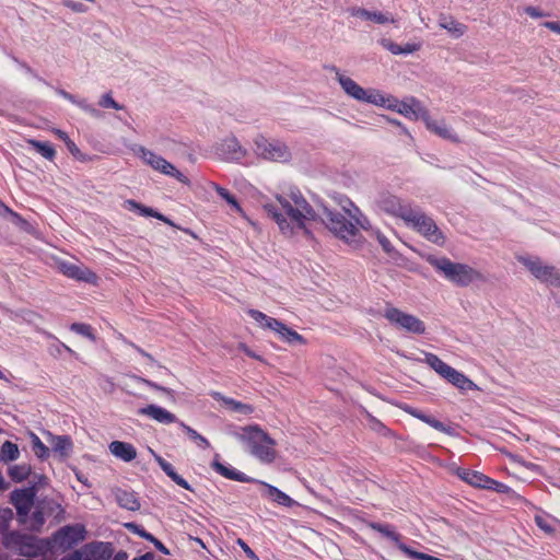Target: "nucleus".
<instances>
[{
	"mask_svg": "<svg viewBox=\"0 0 560 560\" xmlns=\"http://www.w3.org/2000/svg\"><path fill=\"white\" fill-rule=\"evenodd\" d=\"M276 199L279 207L266 203L264 209L276 221L283 235L308 236L313 225L320 223L346 243L354 246L360 243L361 235L353 222L327 208L318 215L298 188L290 187L287 191L278 194Z\"/></svg>",
	"mask_w": 560,
	"mask_h": 560,
	"instance_id": "1",
	"label": "nucleus"
},
{
	"mask_svg": "<svg viewBox=\"0 0 560 560\" xmlns=\"http://www.w3.org/2000/svg\"><path fill=\"white\" fill-rule=\"evenodd\" d=\"M234 436L246 445L252 456L262 464H271L277 457L276 441L259 425L252 424L240 429Z\"/></svg>",
	"mask_w": 560,
	"mask_h": 560,
	"instance_id": "2",
	"label": "nucleus"
},
{
	"mask_svg": "<svg viewBox=\"0 0 560 560\" xmlns=\"http://www.w3.org/2000/svg\"><path fill=\"white\" fill-rule=\"evenodd\" d=\"M429 262L448 281L459 287H467L472 282L483 281V275L466 264L454 262L446 257L429 258Z\"/></svg>",
	"mask_w": 560,
	"mask_h": 560,
	"instance_id": "3",
	"label": "nucleus"
},
{
	"mask_svg": "<svg viewBox=\"0 0 560 560\" xmlns=\"http://www.w3.org/2000/svg\"><path fill=\"white\" fill-rule=\"evenodd\" d=\"M332 70L335 71L336 74L335 79L338 81L342 91L349 97L358 102L373 104L377 106H384L386 104V97L380 91L374 89H363L350 77H347L346 74L341 73V71L336 67H334Z\"/></svg>",
	"mask_w": 560,
	"mask_h": 560,
	"instance_id": "4",
	"label": "nucleus"
},
{
	"mask_svg": "<svg viewBox=\"0 0 560 560\" xmlns=\"http://www.w3.org/2000/svg\"><path fill=\"white\" fill-rule=\"evenodd\" d=\"M375 207L389 217L400 219L405 224L417 208L410 201L388 191L378 194L375 199Z\"/></svg>",
	"mask_w": 560,
	"mask_h": 560,
	"instance_id": "5",
	"label": "nucleus"
},
{
	"mask_svg": "<svg viewBox=\"0 0 560 560\" xmlns=\"http://www.w3.org/2000/svg\"><path fill=\"white\" fill-rule=\"evenodd\" d=\"M431 369H433L441 377L450 382L459 390H472L477 386L462 372L446 364L438 355L427 352L423 360Z\"/></svg>",
	"mask_w": 560,
	"mask_h": 560,
	"instance_id": "6",
	"label": "nucleus"
},
{
	"mask_svg": "<svg viewBox=\"0 0 560 560\" xmlns=\"http://www.w3.org/2000/svg\"><path fill=\"white\" fill-rule=\"evenodd\" d=\"M521 262L530 275L541 283L550 287L560 288V269L545 262L541 258L535 256H517Z\"/></svg>",
	"mask_w": 560,
	"mask_h": 560,
	"instance_id": "7",
	"label": "nucleus"
},
{
	"mask_svg": "<svg viewBox=\"0 0 560 560\" xmlns=\"http://www.w3.org/2000/svg\"><path fill=\"white\" fill-rule=\"evenodd\" d=\"M406 225L435 245L443 246L446 242L445 235L435 224L434 220L428 217L419 207L416 208Z\"/></svg>",
	"mask_w": 560,
	"mask_h": 560,
	"instance_id": "8",
	"label": "nucleus"
},
{
	"mask_svg": "<svg viewBox=\"0 0 560 560\" xmlns=\"http://www.w3.org/2000/svg\"><path fill=\"white\" fill-rule=\"evenodd\" d=\"M255 153L265 159L276 162H288L291 159L289 147L277 139H267L259 135L254 139Z\"/></svg>",
	"mask_w": 560,
	"mask_h": 560,
	"instance_id": "9",
	"label": "nucleus"
},
{
	"mask_svg": "<svg viewBox=\"0 0 560 560\" xmlns=\"http://www.w3.org/2000/svg\"><path fill=\"white\" fill-rule=\"evenodd\" d=\"M384 317L392 325L407 332L422 335L425 331V325L421 319L397 307L387 306L384 311Z\"/></svg>",
	"mask_w": 560,
	"mask_h": 560,
	"instance_id": "10",
	"label": "nucleus"
},
{
	"mask_svg": "<svg viewBox=\"0 0 560 560\" xmlns=\"http://www.w3.org/2000/svg\"><path fill=\"white\" fill-rule=\"evenodd\" d=\"M86 529L82 524L67 525L58 529L51 538V548L62 551L84 540Z\"/></svg>",
	"mask_w": 560,
	"mask_h": 560,
	"instance_id": "11",
	"label": "nucleus"
},
{
	"mask_svg": "<svg viewBox=\"0 0 560 560\" xmlns=\"http://www.w3.org/2000/svg\"><path fill=\"white\" fill-rule=\"evenodd\" d=\"M2 544L7 549L16 555L28 558L37 556V546L34 537L31 535L16 532L5 533L2 537Z\"/></svg>",
	"mask_w": 560,
	"mask_h": 560,
	"instance_id": "12",
	"label": "nucleus"
},
{
	"mask_svg": "<svg viewBox=\"0 0 560 560\" xmlns=\"http://www.w3.org/2000/svg\"><path fill=\"white\" fill-rule=\"evenodd\" d=\"M384 106H387L410 120H423L428 113L420 101L415 97H409L401 102L394 100L393 103H390L389 98H386V104Z\"/></svg>",
	"mask_w": 560,
	"mask_h": 560,
	"instance_id": "13",
	"label": "nucleus"
},
{
	"mask_svg": "<svg viewBox=\"0 0 560 560\" xmlns=\"http://www.w3.org/2000/svg\"><path fill=\"white\" fill-rule=\"evenodd\" d=\"M217 154L226 162H242L246 159L248 151L234 137L223 139L215 148Z\"/></svg>",
	"mask_w": 560,
	"mask_h": 560,
	"instance_id": "14",
	"label": "nucleus"
},
{
	"mask_svg": "<svg viewBox=\"0 0 560 560\" xmlns=\"http://www.w3.org/2000/svg\"><path fill=\"white\" fill-rule=\"evenodd\" d=\"M113 547L109 542L93 541L75 551L71 560H110Z\"/></svg>",
	"mask_w": 560,
	"mask_h": 560,
	"instance_id": "15",
	"label": "nucleus"
},
{
	"mask_svg": "<svg viewBox=\"0 0 560 560\" xmlns=\"http://www.w3.org/2000/svg\"><path fill=\"white\" fill-rule=\"evenodd\" d=\"M58 270L66 277L74 279L77 281H83L86 283H95L97 276L88 267L82 264H73L70 261H58Z\"/></svg>",
	"mask_w": 560,
	"mask_h": 560,
	"instance_id": "16",
	"label": "nucleus"
},
{
	"mask_svg": "<svg viewBox=\"0 0 560 560\" xmlns=\"http://www.w3.org/2000/svg\"><path fill=\"white\" fill-rule=\"evenodd\" d=\"M253 483L260 487V494L262 498L269 499L272 502L287 508H291L295 504V501L291 497L266 481L255 479Z\"/></svg>",
	"mask_w": 560,
	"mask_h": 560,
	"instance_id": "17",
	"label": "nucleus"
},
{
	"mask_svg": "<svg viewBox=\"0 0 560 560\" xmlns=\"http://www.w3.org/2000/svg\"><path fill=\"white\" fill-rule=\"evenodd\" d=\"M35 491L32 488L14 490L11 501L21 516H26L34 505Z\"/></svg>",
	"mask_w": 560,
	"mask_h": 560,
	"instance_id": "18",
	"label": "nucleus"
},
{
	"mask_svg": "<svg viewBox=\"0 0 560 560\" xmlns=\"http://www.w3.org/2000/svg\"><path fill=\"white\" fill-rule=\"evenodd\" d=\"M350 15L371 21L375 24L384 25L387 23H395V18L389 12L370 11L360 7H352L348 9Z\"/></svg>",
	"mask_w": 560,
	"mask_h": 560,
	"instance_id": "19",
	"label": "nucleus"
},
{
	"mask_svg": "<svg viewBox=\"0 0 560 560\" xmlns=\"http://www.w3.org/2000/svg\"><path fill=\"white\" fill-rule=\"evenodd\" d=\"M393 547L401 551L404 557L415 558L417 560H440L434 556L427 555L420 550V545L416 541H409L401 535L398 536V540L394 541Z\"/></svg>",
	"mask_w": 560,
	"mask_h": 560,
	"instance_id": "20",
	"label": "nucleus"
},
{
	"mask_svg": "<svg viewBox=\"0 0 560 560\" xmlns=\"http://www.w3.org/2000/svg\"><path fill=\"white\" fill-rule=\"evenodd\" d=\"M138 413L141 416L149 417L155 420L159 423L170 424V423H178L176 416L168 411L167 409L158 406V405H148L147 407L140 408Z\"/></svg>",
	"mask_w": 560,
	"mask_h": 560,
	"instance_id": "21",
	"label": "nucleus"
},
{
	"mask_svg": "<svg viewBox=\"0 0 560 560\" xmlns=\"http://www.w3.org/2000/svg\"><path fill=\"white\" fill-rule=\"evenodd\" d=\"M535 524L549 537L560 538V521L547 513H538L534 517Z\"/></svg>",
	"mask_w": 560,
	"mask_h": 560,
	"instance_id": "22",
	"label": "nucleus"
},
{
	"mask_svg": "<svg viewBox=\"0 0 560 560\" xmlns=\"http://www.w3.org/2000/svg\"><path fill=\"white\" fill-rule=\"evenodd\" d=\"M423 121L425 124L427 129L435 133L436 136L450 141H458L456 135L444 120L433 119L431 118L429 113H427V117H424Z\"/></svg>",
	"mask_w": 560,
	"mask_h": 560,
	"instance_id": "23",
	"label": "nucleus"
},
{
	"mask_svg": "<svg viewBox=\"0 0 560 560\" xmlns=\"http://www.w3.org/2000/svg\"><path fill=\"white\" fill-rule=\"evenodd\" d=\"M108 448L112 455L126 463H129L137 457L136 447L128 442L113 441L108 445Z\"/></svg>",
	"mask_w": 560,
	"mask_h": 560,
	"instance_id": "24",
	"label": "nucleus"
},
{
	"mask_svg": "<svg viewBox=\"0 0 560 560\" xmlns=\"http://www.w3.org/2000/svg\"><path fill=\"white\" fill-rule=\"evenodd\" d=\"M210 395L213 399H215L217 401H220L226 409H229L233 412L247 416V415L253 413V411H254L253 406L237 401L230 397H225L219 392H212Z\"/></svg>",
	"mask_w": 560,
	"mask_h": 560,
	"instance_id": "25",
	"label": "nucleus"
},
{
	"mask_svg": "<svg viewBox=\"0 0 560 560\" xmlns=\"http://www.w3.org/2000/svg\"><path fill=\"white\" fill-rule=\"evenodd\" d=\"M400 409L404 410L406 413L423 421L424 423L429 424L430 427H432L433 429H435L440 432L450 433V428H447L443 422L436 420L435 418H433L431 416L425 415L421 410L413 408L410 405L402 404L400 406Z\"/></svg>",
	"mask_w": 560,
	"mask_h": 560,
	"instance_id": "26",
	"label": "nucleus"
},
{
	"mask_svg": "<svg viewBox=\"0 0 560 560\" xmlns=\"http://www.w3.org/2000/svg\"><path fill=\"white\" fill-rule=\"evenodd\" d=\"M47 442L50 444L51 450L62 457L70 455L73 448L72 440L68 435H54L50 432L46 433Z\"/></svg>",
	"mask_w": 560,
	"mask_h": 560,
	"instance_id": "27",
	"label": "nucleus"
},
{
	"mask_svg": "<svg viewBox=\"0 0 560 560\" xmlns=\"http://www.w3.org/2000/svg\"><path fill=\"white\" fill-rule=\"evenodd\" d=\"M212 468L223 476L226 479L235 480L240 482H254L255 478L248 477L242 471L236 470L235 468L231 466H225L224 464L220 463L218 459H214L212 462Z\"/></svg>",
	"mask_w": 560,
	"mask_h": 560,
	"instance_id": "28",
	"label": "nucleus"
},
{
	"mask_svg": "<svg viewBox=\"0 0 560 560\" xmlns=\"http://www.w3.org/2000/svg\"><path fill=\"white\" fill-rule=\"evenodd\" d=\"M150 452L151 454L153 455L155 462L158 463V465L160 466V468L176 483L178 485L179 487L186 489V490H189L191 491V487L190 485L182 477L179 476L173 465L168 462H166L163 457H161L160 455H158L153 450L150 448Z\"/></svg>",
	"mask_w": 560,
	"mask_h": 560,
	"instance_id": "29",
	"label": "nucleus"
},
{
	"mask_svg": "<svg viewBox=\"0 0 560 560\" xmlns=\"http://www.w3.org/2000/svg\"><path fill=\"white\" fill-rule=\"evenodd\" d=\"M457 476L476 488L487 489L488 483L490 482V477L476 470L460 468L457 470Z\"/></svg>",
	"mask_w": 560,
	"mask_h": 560,
	"instance_id": "30",
	"label": "nucleus"
},
{
	"mask_svg": "<svg viewBox=\"0 0 560 560\" xmlns=\"http://www.w3.org/2000/svg\"><path fill=\"white\" fill-rule=\"evenodd\" d=\"M247 314L262 328H268L275 331L277 335L280 334L282 326L284 325L282 322L267 316L265 313L257 310H248Z\"/></svg>",
	"mask_w": 560,
	"mask_h": 560,
	"instance_id": "31",
	"label": "nucleus"
},
{
	"mask_svg": "<svg viewBox=\"0 0 560 560\" xmlns=\"http://www.w3.org/2000/svg\"><path fill=\"white\" fill-rule=\"evenodd\" d=\"M439 26L447 31L454 38L462 37L467 26L464 23L456 21L453 16L441 15L439 19Z\"/></svg>",
	"mask_w": 560,
	"mask_h": 560,
	"instance_id": "32",
	"label": "nucleus"
},
{
	"mask_svg": "<svg viewBox=\"0 0 560 560\" xmlns=\"http://www.w3.org/2000/svg\"><path fill=\"white\" fill-rule=\"evenodd\" d=\"M349 207L343 206V210L348 213L350 219L354 222L353 224L360 226L363 230L371 229V222L368 217L350 200H347Z\"/></svg>",
	"mask_w": 560,
	"mask_h": 560,
	"instance_id": "33",
	"label": "nucleus"
},
{
	"mask_svg": "<svg viewBox=\"0 0 560 560\" xmlns=\"http://www.w3.org/2000/svg\"><path fill=\"white\" fill-rule=\"evenodd\" d=\"M349 207L343 206V210L348 213L350 219L354 222L353 224L360 226L363 230L371 229V222L368 217L350 200H347Z\"/></svg>",
	"mask_w": 560,
	"mask_h": 560,
	"instance_id": "34",
	"label": "nucleus"
},
{
	"mask_svg": "<svg viewBox=\"0 0 560 560\" xmlns=\"http://www.w3.org/2000/svg\"><path fill=\"white\" fill-rule=\"evenodd\" d=\"M372 530L377 533L381 538L386 539L392 545L394 541L398 540V536L400 535L394 525L387 523H377L372 522L368 525Z\"/></svg>",
	"mask_w": 560,
	"mask_h": 560,
	"instance_id": "35",
	"label": "nucleus"
},
{
	"mask_svg": "<svg viewBox=\"0 0 560 560\" xmlns=\"http://www.w3.org/2000/svg\"><path fill=\"white\" fill-rule=\"evenodd\" d=\"M115 497L118 505L122 509L129 511H138L140 509V502L137 494L132 491L117 490Z\"/></svg>",
	"mask_w": 560,
	"mask_h": 560,
	"instance_id": "36",
	"label": "nucleus"
},
{
	"mask_svg": "<svg viewBox=\"0 0 560 560\" xmlns=\"http://www.w3.org/2000/svg\"><path fill=\"white\" fill-rule=\"evenodd\" d=\"M381 45L393 55H409L420 49L419 44L408 43L401 46L386 38L381 40Z\"/></svg>",
	"mask_w": 560,
	"mask_h": 560,
	"instance_id": "37",
	"label": "nucleus"
},
{
	"mask_svg": "<svg viewBox=\"0 0 560 560\" xmlns=\"http://www.w3.org/2000/svg\"><path fill=\"white\" fill-rule=\"evenodd\" d=\"M133 153L140 158L143 163L151 166L153 170L159 167V163L163 159L161 155L155 154L151 150L142 147V145H135L132 148Z\"/></svg>",
	"mask_w": 560,
	"mask_h": 560,
	"instance_id": "38",
	"label": "nucleus"
},
{
	"mask_svg": "<svg viewBox=\"0 0 560 560\" xmlns=\"http://www.w3.org/2000/svg\"><path fill=\"white\" fill-rule=\"evenodd\" d=\"M154 171L160 172L164 175L174 177L179 183L189 184L188 178L182 172H179L172 163L166 161L164 158L159 163V167H156Z\"/></svg>",
	"mask_w": 560,
	"mask_h": 560,
	"instance_id": "39",
	"label": "nucleus"
},
{
	"mask_svg": "<svg viewBox=\"0 0 560 560\" xmlns=\"http://www.w3.org/2000/svg\"><path fill=\"white\" fill-rule=\"evenodd\" d=\"M178 424L184 430V432L188 435V438L197 444L198 447H200L202 450H207L210 447L209 441L205 436L199 434L195 429L187 425L183 421L178 422Z\"/></svg>",
	"mask_w": 560,
	"mask_h": 560,
	"instance_id": "40",
	"label": "nucleus"
},
{
	"mask_svg": "<svg viewBox=\"0 0 560 560\" xmlns=\"http://www.w3.org/2000/svg\"><path fill=\"white\" fill-rule=\"evenodd\" d=\"M278 337L282 341H284L289 345H295V343L304 345L305 343L304 337L302 335H300L299 332H296L295 330L288 327L285 324L282 326Z\"/></svg>",
	"mask_w": 560,
	"mask_h": 560,
	"instance_id": "41",
	"label": "nucleus"
},
{
	"mask_svg": "<svg viewBox=\"0 0 560 560\" xmlns=\"http://www.w3.org/2000/svg\"><path fill=\"white\" fill-rule=\"evenodd\" d=\"M20 451L16 444L5 441L0 451V462H12L18 459Z\"/></svg>",
	"mask_w": 560,
	"mask_h": 560,
	"instance_id": "42",
	"label": "nucleus"
},
{
	"mask_svg": "<svg viewBox=\"0 0 560 560\" xmlns=\"http://www.w3.org/2000/svg\"><path fill=\"white\" fill-rule=\"evenodd\" d=\"M126 205L129 210H137L143 217H153V218H156L164 222H168L163 214L154 211L152 208L141 206L140 203L136 202L135 200H127Z\"/></svg>",
	"mask_w": 560,
	"mask_h": 560,
	"instance_id": "43",
	"label": "nucleus"
},
{
	"mask_svg": "<svg viewBox=\"0 0 560 560\" xmlns=\"http://www.w3.org/2000/svg\"><path fill=\"white\" fill-rule=\"evenodd\" d=\"M27 142L45 159L51 161L55 158L56 151L49 142H42L34 139H30Z\"/></svg>",
	"mask_w": 560,
	"mask_h": 560,
	"instance_id": "44",
	"label": "nucleus"
},
{
	"mask_svg": "<svg viewBox=\"0 0 560 560\" xmlns=\"http://www.w3.org/2000/svg\"><path fill=\"white\" fill-rule=\"evenodd\" d=\"M8 472L12 480L20 482L28 477L31 468L26 464L13 465Z\"/></svg>",
	"mask_w": 560,
	"mask_h": 560,
	"instance_id": "45",
	"label": "nucleus"
},
{
	"mask_svg": "<svg viewBox=\"0 0 560 560\" xmlns=\"http://www.w3.org/2000/svg\"><path fill=\"white\" fill-rule=\"evenodd\" d=\"M210 185L219 194V196L223 198L234 210L241 213L243 212L236 198L231 195L228 189L217 185L215 183H211Z\"/></svg>",
	"mask_w": 560,
	"mask_h": 560,
	"instance_id": "46",
	"label": "nucleus"
},
{
	"mask_svg": "<svg viewBox=\"0 0 560 560\" xmlns=\"http://www.w3.org/2000/svg\"><path fill=\"white\" fill-rule=\"evenodd\" d=\"M33 451L35 455L39 458H47L49 456V448L40 441V439L31 433Z\"/></svg>",
	"mask_w": 560,
	"mask_h": 560,
	"instance_id": "47",
	"label": "nucleus"
},
{
	"mask_svg": "<svg viewBox=\"0 0 560 560\" xmlns=\"http://www.w3.org/2000/svg\"><path fill=\"white\" fill-rule=\"evenodd\" d=\"M70 329L79 335L89 338L92 341H95V335L93 334L91 326L88 324L73 323Z\"/></svg>",
	"mask_w": 560,
	"mask_h": 560,
	"instance_id": "48",
	"label": "nucleus"
},
{
	"mask_svg": "<svg viewBox=\"0 0 560 560\" xmlns=\"http://www.w3.org/2000/svg\"><path fill=\"white\" fill-rule=\"evenodd\" d=\"M98 105L103 108H113L116 110H121L124 108L122 105H120L113 98L112 93H105L104 95H102L98 101Z\"/></svg>",
	"mask_w": 560,
	"mask_h": 560,
	"instance_id": "49",
	"label": "nucleus"
},
{
	"mask_svg": "<svg viewBox=\"0 0 560 560\" xmlns=\"http://www.w3.org/2000/svg\"><path fill=\"white\" fill-rule=\"evenodd\" d=\"M13 520V512L10 509H0V530L8 529L10 522Z\"/></svg>",
	"mask_w": 560,
	"mask_h": 560,
	"instance_id": "50",
	"label": "nucleus"
},
{
	"mask_svg": "<svg viewBox=\"0 0 560 560\" xmlns=\"http://www.w3.org/2000/svg\"><path fill=\"white\" fill-rule=\"evenodd\" d=\"M78 107L94 118H101L103 116L102 112L96 109L93 105L89 104L86 100H80V102H78Z\"/></svg>",
	"mask_w": 560,
	"mask_h": 560,
	"instance_id": "51",
	"label": "nucleus"
},
{
	"mask_svg": "<svg viewBox=\"0 0 560 560\" xmlns=\"http://www.w3.org/2000/svg\"><path fill=\"white\" fill-rule=\"evenodd\" d=\"M47 509L50 513L55 514V516L59 520L63 518L65 509L58 502L49 500L46 502Z\"/></svg>",
	"mask_w": 560,
	"mask_h": 560,
	"instance_id": "52",
	"label": "nucleus"
},
{
	"mask_svg": "<svg viewBox=\"0 0 560 560\" xmlns=\"http://www.w3.org/2000/svg\"><path fill=\"white\" fill-rule=\"evenodd\" d=\"M376 240L385 253L392 254L394 252V247H393L390 241L380 231L376 232Z\"/></svg>",
	"mask_w": 560,
	"mask_h": 560,
	"instance_id": "53",
	"label": "nucleus"
},
{
	"mask_svg": "<svg viewBox=\"0 0 560 560\" xmlns=\"http://www.w3.org/2000/svg\"><path fill=\"white\" fill-rule=\"evenodd\" d=\"M488 490H493L498 493H509L511 491V488L502 482L495 481L492 478H490V482L487 487Z\"/></svg>",
	"mask_w": 560,
	"mask_h": 560,
	"instance_id": "54",
	"label": "nucleus"
},
{
	"mask_svg": "<svg viewBox=\"0 0 560 560\" xmlns=\"http://www.w3.org/2000/svg\"><path fill=\"white\" fill-rule=\"evenodd\" d=\"M524 12L533 19H540L549 15L548 13L541 11L539 8L533 5L525 7Z\"/></svg>",
	"mask_w": 560,
	"mask_h": 560,
	"instance_id": "55",
	"label": "nucleus"
},
{
	"mask_svg": "<svg viewBox=\"0 0 560 560\" xmlns=\"http://www.w3.org/2000/svg\"><path fill=\"white\" fill-rule=\"evenodd\" d=\"M63 5L71 9L74 12H85L86 8L84 4L80 2H75L73 0H63Z\"/></svg>",
	"mask_w": 560,
	"mask_h": 560,
	"instance_id": "56",
	"label": "nucleus"
},
{
	"mask_svg": "<svg viewBox=\"0 0 560 560\" xmlns=\"http://www.w3.org/2000/svg\"><path fill=\"white\" fill-rule=\"evenodd\" d=\"M127 527L133 529V532H136L137 534H139L141 537L150 540V541H153L154 540V536H152L150 533L145 532L143 528H140L138 525H135V524H128Z\"/></svg>",
	"mask_w": 560,
	"mask_h": 560,
	"instance_id": "57",
	"label": "nucleus"
},
{
	"mask_svg": "<svg viewBox=\"0 0 560 560\" xmlns=\"http://www.w3.org/2000/svg\"><path fill=\"white\" fill-rule=\"evenodd\" d=\"M135 378H136L138 382L143 383V384L148 385L149 387H151V388H153V389H155V390H160V392L168 393V389H167V388H165V387H163V386H160V385H158V384H156V383H154V382H151V381L145 380V378H143V377H135Z\"/></svg>",
	"mask_w": 560,
	"mask_h": 560,
	"instance_id": "58",
	"label": "nucleus"
},
{
	"mask_svg": "<svg viewBox=\"0 0 560 560\" xmlns=\"http://www.w3.org/2000/svg\"><path fill=\"white\" fill-rule=\"evenodd\" d=\"M3 211L9 213L16 224H25L26 221L16 212L12 211L9 207L3 206Z\"/></svg>",
	"mask_w": 560,
	"mask_h": 560,
	"instance_id": "59",
	"label": "nucleus"
},
{
	"mask_svg": "<svg viewBox=\"0 0 560 560\" xmlns=\"http://www.w3.org/2000/svg\"><path fill=\"white\" fill-rule=\"evenodd\" d=\"M56 92L61 96L63 97L65 100L71 102L72 104L77 105L78 106V102H80V100H78L74 95L68 93L67 91L65 90H61V89H57Z\"/></svg>",
	"mask_w": 560,
	"mask_h": 560,
	"instance_id": "60",
	"label": "nucleus"
},
{
	"mask_svg": "<svg viewBox=\"0 0 560 560\" xmlns=\"http://www.w3.org/2000/svg\"><path fill=\"white\" fill-rule=\"evenodd\" d=\"M55 133L58 136L59 139H61L62 141L66 142L68 148H70V144L75 148L74 142L70 140V138L68 137V135L65 131L57 129L55 131Z\"/></svg>",
	"mask_w": 560,
	"mask_h": 560,
	"instance_id": "61",
	"label": "nucleus"
},
{
	"mask_svg": "<svg viewBox=\"0 0 560 560\" xmlns=\"http://www.w3.org/2000/svg\"><path fill=\"white\" fill-rule=\"evenodd\" d=\"M542 26L550 30L553 33L560 34V22H544Z\"/></svg>",
	"mask_w": 560,
	"mask_h": 560,
	"instance_id": "62",
	"label": "nucleus"
},
{
	"mask_svg": "<svg viewBox=\"0 0 560 560\" xmlns=\"http://www.w3.org/2000/svg\"><path fill=\"white\" fill-rule=\"evenodd\" d=\"M237 544L243 548L248 558L256 559L254 551L242 539H238Z\"/></svg>",
	"mask_w": 560,
	"mask_h": 560,
	"instance_id": "63",
	"label": "nucleus"
},
{
	"mask_svg": "<svg viewBox=\"0 0 560 560\" xmlns=\"http://www.w3.org/2000/svg\"><path fill=\"white\" fill-rule=\"evenodd\" d=\"M33 518L34 522L39 526H42L45 522L44 514L42 511H34Z\"/></svg>",
	"mask_w": 560,
	"mask_h": 560,
	"instance_id": "64",
	"label": "nucleus"
}]
</instances>
